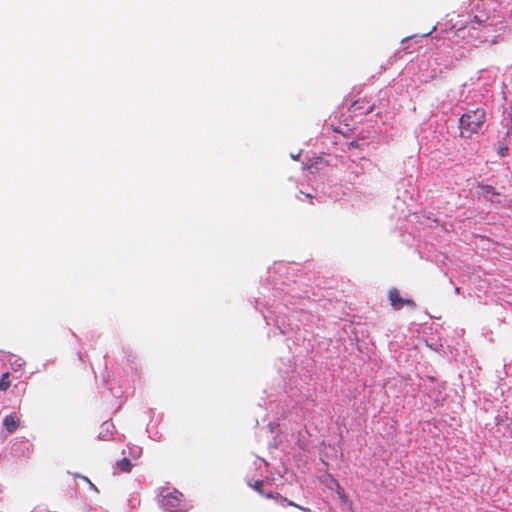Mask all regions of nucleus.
<instances>
[{
    "instance_id": "1",
    "label": "nucleus",
    "mask_w": 512,
    "mask_h": 512,
    "mask_svg": "<svg viewBox=\"0 0 512 512\" xmlns=\"http://www.w3.org/2000/svg\"><path fill=\"white\" fill-rule=\"evenodd\" d=\"M485 122L486 111L483 108L477 107L476 109L467 111L459 120L461 135L463 137H469L472 134L479 133Z\"/></svg>"
},
{
    "instance_id": "2",
    "label": "nucleus",
    "mask_w": 512,
    "mask_h": 512,
    "mask_svg": "<svg viewBox=\"0 0 512 512\" xmlns=\"http://www.w3.org/2000/svg\"><path fill=\"white\" fill-rule=\"evenodd\" d=\"M160 496V504L165 510L175 511L183 508V494L178 490L162 489Z\"/></svg>"
},
{
    "instance_id": "3",
    "label": "nucleus",
    "mask_w": 512,
    "mask_h": 512,
    "mask_svg": "<svg viewBox=\"0 0 512 512\" xmlns=\"http://www.w3.org/2000/svg\"><path fill=\"white\" fill-rule=\"evenodd\" d=\"M388 299L391 306L395 310L402 309L405 305L409 307H415V302L412 299L402 298L399 291L396 288H392L388 292Z\"/></svg>"
},
{
    "instance_id": "4",
    "label": "nucleus",
    "mask_w": 512,
    "mask_h": 512,
    "mask_svg": "<svg viewBox=\"0 0 512 512\" xmlns=\"http://www.w3.org/2000/svg\"><path fill=\"white\" fill-rule=\"evenodd\" d=\"M477 187L482 190L483 197L492 203H499L500 193L495 190L491 185H485L480 182L477 183Z\"/></svg>"
},
{
    "instance_id": "5",
    "label": "nucleus",
    "mask_w": 512,
    "mask_h": 512,
    "mask_svg": "<svg viewBox=\"0 0 512 512\" xmlns=\"http://www.w3.org/2000/svg\"><path fill=\"white\" fill-rule=\"evenodd\" d=\"M260 495L267 499H274L277 501L285 502V503H287V505L296 507L304 512H311L309 508L302 507V506L294 503L293 501H289L286 497H283L281 494H279L277 492H273V491L267 492V491L263 490V492Z\"/></svg>"
},
{
    "instance_id": "6",
    "label": "nucleus",
    "mask_w": 512,
    "mask_h": 512,
    "mask_svg": "<svg viewBox=\"0 0 512 512\" xmlns=\"http://www.w3.org/2000/svg\"><path fill=\"white\" fill-rule=\"evenodd\" d=\"M20 425L19 417L16 413L7 415L3 420V426L8 433H13L17 430Z\"/></svg>"
},
{
    "instance_id": "7",
    "label": "nucleus",
    "mask_w": 512,
    "mask_h": 512,
    "mask_svg": "<svg viewBox=\"0 0 512 512\" xmlns=\"http://www.w3.org/2000/svg\"><path fill=\"white\" fill-rule=\"evenodd\" d=\"M115 467L122 473H129L133 467V464L128 458L125 457L120 461L116 462Z\"/></svg>"
},
{
    "instance_id": "8",
    "label": "nucleus",
    "mask_w": 512,
    "mask_h": 512,
    "mask_svg": "<svg viewBox=\"0 0 512 512\" xmlns=\"http://www.w3.org/2000/svg\"><path fill=\"white\" fill-rule=\"evenodd\" d=\"M10 387L9 373H4L0 379V390L6 391Z\"/></svg>"
},
{
    "instance_id": "9",
    "label": "nucleus",
    "mask_w": 512,
    "mask_h": 512,
    "mask_svg": "<svg viewBox=\"0 0 512 512\" xmlns=\"http://www.w3.org/2000/svg\"><path fill=\"white\" fill-rule=\"evenodd\" d=\"M250 487H252L257 493L261 494L263 492L264 482L262 480H257L254 484L249 483Z\"/></svg>"
},
{
    "instance_id": "10",
    "label": "nucleus",
    "mask_w": 512,
    "mask_h": 512,
    "mask_svg": "<svg viewBox=\"0 0 512 512\" xmlns=\"http://www.w3.org/2000/svg\"><path fill=\"white\" fill-rule=\"evenodd\" d=\"M508 154V146L506 144H502L499 146L498 155L501 157H505Z\"/></svg>"
},
{
    "instance_id": "11",
    "label": "nucleus",
    "mask_w": 512,
    "mask_h": 512,
    "mask_svg": "<svg viewBox=\"0 0 512 512\" xmlns=\"http://www.w3.org/2000/svg\"><path fill=\"white\" fill-rule=\"evenodd\" d=\"M485 20H482L481 18H479L478 16H474L473 19L471 20V25H472V28H475L474 27V24H482Z\"/></svg>"
},
{
    "instance_id": "12",
    "label": "nucleus",
    "mask_w": 512,
    "mask_h": 512,
    "mask_svg": "<svg viewBox=\"0 0 512 512\" xmlns=\"http://www.w3.org/2000/svg\"><path fill=\"white\" fill-rule=\"evenodd\" d=\"M360 108H361V107H360V105H359V101L357 100V101H355V102H353V103L351 104L350 110H351V111H353V112H355V111L359 110Z\"/></svg>"
},
{
    "instance_id": "13",
    "label": "nucleus",
    "mask_w": 512,
    "mask_h": 512,
    "mask_svg": "<svg viewBox=\"0 0 512 512\" xmlns=\"http://www.w3.org/2000/svg\"><path fill=\"white\" fill-rule=\"evenodd\" d=\"M82 479H83V480H85V481L90 485V487H91L93 490H95L96 492H98L97 487H96V486H95V485H94V484H93V483H92V482H91L87 477L83 476V477H82Z\"/></svg>"
},
{
    "instance_id": "14",
    "label": "nucleus",
    "mask_w": 512,
    "mask_h": 512,
    "mask_svg": "<svg viewBox=\"0 0 512 512\" xmlns=\"http://www.w3.org/2000/svg\"><path fill=\"white\" fill-rule=\"evenodd\" d=\"M373 109H374V106H373V105L369 106V107L367 108V110L364 112V114H365V115H367V114L371 113V112L373 111Z\"/></svg>"
},
{
    "instance_id": "15",
    "label": "nucleus",
    "mask_w": 512,
    "mask_h": 512,
    "mask_svg": "<svg viewBox=\"0 0 512 512\" xmlns=\"http://www.w3.org/2000/svg\"><path fill=\"white\" fill-rule=\"evenodd\" d=\"M492 44H497L498 43V40L495 38L491 41Z\"/></svg>"
},
{
    "instance_id": "16",
    "label": "nucleus",
    "mask_w": 512,
    "mask_h": 512,
    "mask_svg": "<svg viewBox=\"0 0 512 512\" xmlns=\"http://www.w3.org/2000/svg\"><path fill=\"white\" fill-rule=\"evenodd\" d=\"M306 197H307V199H310V198H312V195L306 194Z\"/></svg>"
}]
</instances>
